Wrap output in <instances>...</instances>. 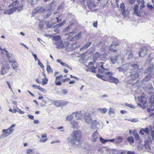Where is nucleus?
Returning <instances> with one entry per match:
<instances>
[{
	"label": "nucleus",
	"instance_id": "nucleus-64",
	"mask_svg": "<svg viewBox=\"0 0 154 154\" xmlns=\"http://www.w3.org/2000/svg\"><path fill=\"white\" fill-rule=\"evenodd\" d=\"M32 151V150L31 149H28L26 150V153L27 154H30Z\"/></svg>",
	"mask_w": 154,
	"mask_h": 154
},
{
	"label": "nucleus",
	"instance_id": "nucleus-44",
	"mask_svg": "<svg viewBox=\"0 0 154 154\" xmlns=\"http://www.w3.org/2000/svg\"><path fill=\"white\" fill-rule=\"evenodd\" d=\"M60 38L61 37L59 35L54 36L53 37V39L57 41H59Z\"/></svg>",
	"mask_w": 154,
	"mask_h": 154
},
{
	"label": "nucleus",
	"instance_id": "nucleus-47",
	"mask_svg": "<svg viewBox=\"0 0 154 154\" xmlns=\"http://www.w3.org/2000/svg\"><path fill=\"white\" fill-rule=\"evenodd\" d=\"M57 62L60 63L62 66H65L66 65V63L62 62L60 59H57Z\"/></svg>",
	"mask_w": 154,
	"mask_h": 154
},
{
	"label": "nucleus",
	"instance_id": "nucleus-16",
	"mask_svg": "<svg viewBox=\"0 0 154 154\" xmlns=\"http://www.w3.org/2000/svg\"><path fill=\"white\" fill-rule=\"evenodd\" d=\"M63 76L62 75L57 76L56 78V80L55 82V85H60L62 84L61 82V79L63 78Z\"/></svg>",
	"mask_w": 154,
	"mask_h": 154
},
{
	"label": "nucleus",
	"instance_id": "nucleus-50",
	"mask_svg": "<svg viewBox=\"0 0 154 154\" xmlns=\"http://www.w3.org/2000/svg\"><path fill=\"white\" fill-rule=\"evenodd\" d=\"M100 140L101 142L103 144L105 143L106 142H107V140L104 139L102 137H100Z\"/></svg>",
	"mask_w": 154,
	"mask_h": 154
},
{
	"label": "nucleus",
	"instance_id": "nucleus-27",
	"mask_svg": "<svg viewBox=\"0 0 154 154\" xmlns=\"http://www.w3.org/2000/svg\"><path fill=\"white\" fill-rule=\"evenodd\" d=\"M123 141V138L119 136L116 139L115 142L117 144H119L122 142Z\"/></svg>",
	"mask_w": 154,
	"mask_h": 154
},
{
	"label": "nucleus",
	"instance_id": "nucleus-63",
	"mask_svg": "<svg viewBox=\"0 0 154 154\" xmlns=\"http://www.w3.org/2000/svg\"><path fill=\"white\" fill-rule=\"evenodd\" d=\"M69 43L68 42H66L63 43L64 45V48H65L69 45Z\"/></svg>",
	"mask_w": 154,
	"mask_h": 154
},
{
	"label": "nucleus",
	"instance_id": "nucleus-2",
	"mask_svg": "<svg viewBox=\"0 0 154 154\" xmlns=\"http://www.w3.org/2000/svg\"><path fill=\"white\" fill-rule=\"evenodd\" d=\"M128 66V68L130 70L129 72L130 73H132L136 70L137 71L135 73L130 75V77L131 78L132 80L137 79L143 74V69H138L139 67V66L137 64L135 63H133L131 65L129 64Z\"/></svg>",
	"mask_w": 154,
	"mask_h": 154
},
{
	"label": "nucleus",
	"instance_id": "nucleus-8",
	"mask_svg": "<svg viewBox=\"0 0 154 154\" xmlns=\"http://www.w3.org/2000/svg\"><path fill=\"white\" fill-rule=\"evenodd\" d=\"M149 99V102L151 103V106H149V107L147 108V110L149 112H150L154 111V93L152 94Z\"/></svg>",
	"mask_w": 154,
	"mask_h": 154
},
{
	"label": "nucleus",
	"instance_id": "nucleus-18",
	"mask_svg": "<svg viewBox=\"0 0 154 154\" xmlns=\"http://www.w3.org/2000/svg\"><path fill=\"white\" fill-rule=\"evenodd\" d=\"M71 127L73 129L77 128L79 127L78 123L75 120H73L71 122Z\"/></svg>",
	"mask_w": 154,
	"mask_h": 154
},
{
	"label": "nucleus",
	"instance_id": "nucleus-7",
	"mask_svg": "<svg viewBox=\"0 0 154 154\" xmlns=\"http://www.w3.org/2000/svg\"><path fill=\"white\" fill-rule=\"evenodd\" d=\"M14 131L13 129H11L9 128L7 129H3L2 130L3 133L1 135L0 137L3 138L7 137L12 134Z\"/></svg>",
	"mask_w": 154,
	"mask_h": 154
},
{
	"label": "nucleus",
	"instance_id": "nucleus-22",
	"mask_svg": "<svg viewBox=\"0 0 154 154\" xmlns=\"http://www.w3.org/2000/svg\"><path fill=\"white\" fill-rule=\"evenodd\" d=\"M13 110L14 113H16L17 112L20 114H23L24 113V112L23 111L21 110L17 107H16L15 109H14V108Z\"/></svg>",
	"mask_w": 154,
	"mask_h": 154
},
{
	"label": "nucleus",
	"instance_id": "nucleus-61",
	"mask_svg": "<svg viewBox=\"0 0 154 154\" xmlns=\"http://www.w3.org/2000/svg\"><path fill=\"white\" fill-rule=\"evenodd\" d=\"M141 7L142 8H144L145 7V6L144 5V0H142L141 1Z\"/></svg>",
	"mask_w": 154,
	"mask_h": 154
},
{
	"label": "nucleus",
	"instance_id": "nucleus-17",
	"mask_svg": "<svg viewBox=\"0 0 154 154\" xmlns=\"http://www.w3.org/2000/svg\"><path fill=\"white\" fill-rule=\"evenodd\" d=\"M137 148L138 150L140 151H146V150L145 149V145L141 144V142L139 141V143L138 145Z\"/></svg>",
	"mask_w": 154,
	"mask_h": 154
},
{
	"label": "nucleus",
	"instance_id": "nucleus-51",
	"mask_svg": "<svg viewBox=\"0 0 154 154\" xmlns=\"http://www.w3.org/2000/svg\"><path fill=\"white\" fill-rule=\"evenodd\" d=\"M125 104L126 106L129 107L131 108H135V106L133 105L132 104H129L127 103H126Z\"/></svg>",
	"mask_w": 154,
	"mask_h": 154
},
{
	"label": "nucleus",
	"instance_id": "nucleus-4",
	"mask_svg": "<svg viewBox=\"0 0 154 154\" xmlns=\"http://www.w3.org/2000/svg\"><path fill=\"white\" fill-rule=\"evenodd\" d=\"M72 114H75V118L77 120H81L83 119L86 113L83 111H79L72 112Z\"/></svg>",
	"mask_w": 154,
	"mask_h": 154
},
{
	"label": "nucleus",
	"instance_id": "nucleus-33",
	"mask_svg": "<svg viewBox=\"0 0 154 154\" xmlns=\"http://www.w3.org/2000/svg\"><path fill=\"white\" fill-rule=\"evenodd\" d=\"M151 75L150 74H147L146 75V78L143 80L142 82H143L149 81L151 77Z\"/></svg>",
	"mask_w": 154,
	"mask_h": 154
},
{
	"label": "nucleus",
	"instance_id": "nucleus-41",
	"mask_svg": "<svg viewBox=\"0 0 154 154\" xmlns=\"http://www.w3.org/2000/svg\"><path fill=\"white\" fill-rule=\"evenodd\" d=\"M15 10H4V13L5 14L10 15L13 13Z\"/></svg>",
	"mask_w": 154,
	"mask_h": 154
},
{
	"label": "nucleus",
	"instance_id": "nucleus-19",
	"mask_svg": "<svg viewBox=\"0 0 154 154\" xmlns=\"http://www.w3.org/2000/svg\"><path fill=\"white\" fill-rule=\"evenodd\" d=\"M134 14L138 17H140L143 14V10H134Z\"/></svg>",
	"mask_w": 154,
	"mask_h": 154
},
{
	"label": "nucleus",
	"instance_id": "nucleus-54",
	"mask_svg": "<svg viewBox=\"0 0 154 154\" xmlns=\"http://www.w3.org/2000/svg\"><path fill=\"white\" fill-rule=\"evenodd\" d=\"M81 33H79L75 35L74 37L75 39H79L81 37Z\"/></svg>",
	"mask_w": 154,
	"mask_h": 154
},
{
	"label": "nucleus",
	"instance_id": "nucleus-34",
	"mask_svg": "<svg viewBox=\"0 0 154 154\" xmlns=\"http://www.w3.org/2000/svg\"><path fill=\"white\" fill-rule=\"evenodd\" d=\"M71 45L70 48L69 49L68 48H67V50L69 51H72L75 49V48L76 47V44L75 43H74L72 44V45Z\"/></svg>",
	"mask_w": 154,
	"mask_h": 154
},
{
	"label": "nucleus",
	"instance_id": "nucleus-1",
	"mask_svg": "<svg viewBox=\"0 0 154 154\" xmlns=\"http://www.w3.org/2000/svg\"><path fill=\"white\" fill-rule=\"evenodd\" d=\"M71 137H68L67 140L73 146H77L80 144L82 133L79 130L74 131L71 134Z\"/></svg>",
	"mask_w": 154,
	"mask_h": 154
},
{
	"label": "nucleus",
	"instance_id": "nucleus-62",
	"mask_svg": "<svg viewBox=\"0 0 154 154\" xmlns=\"http://www.w3.org/2000/svg\"><path fill=\"white\" fill-rule=\"evenodd\" d=\"M18 2L17 1H16L15 2H14L11 5V6L14 7V6L16 5H17Z\"/></svg>",
	"mask_w": 154,
	"mask_h": 154
},
{
	"label": "nucleus",
	"instance_id": "nucleus-53",
	"mask_svg": "<svg viewBox=\"0 0 154 154\" xmlns=\"http://www.w3.org/2000/svg\"><path fill=\"white\" fill-rule=\"evenodd\" d=\"M6 55L7 57L8 58V60L9 61V62L10 63H11V62H12V60L11 59V58L9 55L8 53H6Z\"/></svg>",
	"mask_w": 154,
	"mask_h": 154
},
{
	"label": "nucleus",
	"instance_id": "nucleus-32",
	"mask_svg": "<svg viewBox=\"0 0 154 154\" xmlns=\"http://www.w3.org/2000/svg\"><path fill=\"white\" fill-rule=\"evenodd\" d=\"M97 110L101 113L103 114L106 113L107 111V109L106 108H99L97 109Z\"/></svg>",
	"mask_w": 154,
	"mask_h": 154
},
{
	"label": "nucleus",
	"instance_id": "nucleus-45",
	"mask_svg": "<svg viewBox=\"0 0 154 154\" xmlns=\"http://www.w3.org/2000/svg\"><path fill=\"white\" fill-rule=\"evenodd\" d=\"M100 54L96 52L93 55V58L94 60H96L100 56Z\"/></svg>",
	"mask_w": 154,
	"mask_h": 154
},
{
	"label": "nucleus",
	"instance_id": "nucleus-26",
	"mask_svg": "<svg viewBox=\"0 0 154 154\" xmlns=\"http://www.w3.org/2000/svg\"><path fill=\"white\" fill-rule=\"evenodd\" d=\"M92 123V125L94 126L96 128H100V124L99 122L96 120H94Z\"/></svg>",
	"mask_w": 154,
	"mask_h": 154
},
{
	"label": "nucleus",
	"instance_id": "nucleus-59",
	"mask_svg": "<svg viewBox=\"0 0 154 154\" xmlns=\"http://www.w3.org/2000/svg\"><path fill=\"white\" fill-rule=\"evenodd\" d=\"M125 6L124 3H121L120 5V8L122 10H124L125 9Z\"/></svg>",
	"mask_w": 154,
	"mask_h": 154
},
{
	"label": "nucleus",
	"instance_id": "nucleus-40",
	"mask_svg": "<svg viewBox=\"0 0 154 154\" xmlns=\"http://www.w3.org/2000/svg\"><path fill=\"white\" fill-rule=\"evenodd\" d=\"M116 69H119V71L123 72H125L127 69V68H124L121 67L117 68Z\"/></svg>",
	"mask_w": 154,
	"mask_h": 154
},
{
	"label": "nucleus",
	"instance_id": "nucleus-11",
	"mask_svg": "<svg viewBox=\"0 0 154 154\" xmlns=\"http://www.w3.org/2000/svg\"><path fill=\"white\" fill-rule=\"evenodd\" d=\"M84 117L85 122L90 124L92 123V120L90 113H86Z\"/></svg>",
	"mask_w": 154,
	"mask_h": 154
},
{
	"label": "nucleus",
	"instance_id": "nucleus-48",
	"mask_svg": "<svg viewBox=\"0 0 154 154\" xmlns=\"http://www.w3.org/2000/svg\"><path fill=\"white\" fill-rule=\"evenodd\" d=\"M65 23V20L63 21L60 23L57 24L55 25V27L57 28L63 25Z\"/></svg>",
	"mask_w": 154,
	"mask_h": 154
},
{
	"label": "nucleus",
	"instance_id": "nucleus-36",
	"mask_svg": "<svg viewBox=\"0 0 154 154\" xmlns=\"http://www.w3.org/2000/svg\"><path fill=\"white\" fill-rule=\"evenodd\" d=\"M133 134L136 140H139L140 139V137L138 133L136 132H133Z\"/></svg>",
	"mask_w": 154,
	"mask_h": 154
},
{
	"label": "nucleus",
	"instance_id": "nucleus-25",
	"mask_svg": "<svg viewBox=\"0 0 154 154\" xmlns=\"http://www.w3.org/2000/svg\"><path fill=\"white\" fill-rule=\"evenodd\" d=\"M44 11H47L46 12V13L47 14H45V13H44L43 15V16L44 18L46 19L49 17L51 15V13L50 11H49L50 10Z\"/></svg>",
	"mask_w": 154,
	"mask_h": 154
},
{
	"label": "nucleus",
	"instance_id": "nucleus-15",
	"mask_svg": "<svg viewBox=\"0 0 154 154\" xmlns=\"http://www.w3.org/2000/svg\"><path fill=\"white\" fill-rule=\"evenodd\" d=\"M55 44L56 45V48H57L62 49L64 48L63 43L62 41H56L55 43Z\"/></svg>",
	"mask_w": 154,
	"mask_h": 154
},
{
	"label": "nucleus",
	"instance_id": "nucleus-60",
	"mask_svg": "<svg viewBox=\"0 0 154 154\" xmlns=\"http://www.w3.org/2000/svg\"><path fill=\"white\" fill-rule=\"evenodd\" d=\"M128 2L131 4H133L135 3V0H127Z\"/></svg>",
	"mask_w": 154,
	"mask_h": 154
},
{
	"label": "nucleus",
	"instance_id": "nucleus-20",
	"mask_svg": "<svg viewBox=\"0 0 154 154\" xmlns=\"http://www.w3.org/2000/svg\"><path fill=\"white\" fill-rule=\"evenodd\" d=\"M41 137L42 138L40 139V142L44 143L48 139L46 134H42Z\"/></svg>",
	"mask_w": 154,
	"mask_h": 154
},
{
	"label": "nucleus",
	"instance_id": "nucleus-37",
	"mask_svg": "<svg viewBox=\"0 0 154 154\" xmlns=\"http://www.w3.org/2000/svg\"><path fill=\"white\" fill-rule=\"evenodd\" d=\"M11 63H12L11 66L13 69H15L18 67V65L16 61H12V62H11Z\"/></svg>",
	"mask_w": 154,
	"mask_h": 154
},
{
	"label": "nucleus",
	"instance_id": "nucleus-52",
	"mask_svg": "<svg viewBox=\"0 0 154 154\" xmlns=\"http://www.w3.org/2000/svg\"><path fill=\"white\" fill-rule=\"evenodd\" d=\"M147 7L148 9H152L153 8V6L152 5L150 4V3H148L147 5Z\"/></svg>",
	"mask_w": 154,
	"mask_h": 154
},
{
	"label": "nucleus",
	"instance_id": "nucleus-10",
	"mask_svg": "<svg viewBox=\"0 0 154 154\" xmlns=\"http://www.w3.org/2000/svg\"><path fill=\"white\" fill-rule=\"evenodd\" d=\"M10 66L6 61L3 63V64L2 68L1 74L3 75L7 73V71L9 69Z\"/></svg>",
	"mask_w": 154,
	"mask_h": 154
},
{
	"label": "nucleus",
	"instance_id": "nucleus-12",
	"mask_svg": "<svg viewBox=\"0 0 154 154\" xmlns=\"http://www.w3.org/2000/svg\"><path fill=\"white\" fill-rule=\"evenodd\" d=\"M147 49L146 47H143L140 49L138 54L139 57H143L146 54Z\"/></svg>",
	"mask_w": 154,
	"mask_h": 154
},
{
	"label": "nucleus",
	"instance_id": "nucleus-21",
	"mask_svg": "<svg viewBox=\"0 0 154 154\" xmlns=\"http://www.w3.org/2000/svg\"><path fill=\"white\" fill-rule=\"evenodd\" d=\"M88 69H86L87 71H89V70H91V72L94 73L95 72L96 70H95V68L94 65L92 66H87Z\"/></svg>",
	"mask_w": 154,
	"mask_h": 154
},
{
	"label": "nucleus",
	"instance_id": "nucleus-58",
	"mask_svg": "<svg viewBox=\"0 0 154 154\" xmlns=\"http://www.w3.org/2000/svg\"><path fill=\"white\" fill-rule=\"evenodd\" d=\"M55 105L57 106H60L61 104L60 103V101H57L55 103Z\"/></svg>",
	"mask_w": 154,
	"mask_h": 154
},
{
	"label": "nucleus",
	"instance_id": "nucleus-5",
	"mask_svg": "<svg viewBox=\"0 0 154 154\" xmlns=\"http://www.w3.org/2000/svg\"><path fill=\"white\" fill-rule=\"evenodd\" d=\"M99 72L103 73L105 72V74L107 75H108L109 78L112 75V73L110 71L106 72V71L108 70V69H107L104 68L103 65L101 64L100 65L99 68L98 69Z\"/></svg>",
	"mask_w": 154,
	"mask_h": 154
},
{
	"label": "nucleus",
	"instance_id": "nucleus-23",
	"mask_svg": "<svg viewBox=\"0 0 154 154\" xmlns=\"http://www.w3.org/2000/svg\"><path fill=\"white\" fill-rule=\"evenodd\" d=\"M154 69V66L153 64L149 66L148 67L147 69L144 72V73L149 72H152Z\"/></svg>",
	"mask_w": 154,
	"mask_h": 154
},
{
	"label": "nucleus",
	"instance_id": "nucleus-28",
	"mask_svg": "<svg viewBox=\"0 0 154 154\" xmlns=\"http://www.w3.org/2000/svg\"><path fill=\"white\" fill-rule=\"evenodd\" d=\"M126 54L128 55V60L132 58L133 57L132 53L131 51H127L126 53Z\"/></svg>",
	"mask_w": 154,
	"mask_h": 154
},
{
	"label": "nucleus",
	"instance_id": "nucleus-14",
	"mask_svg": "<svg viewBox=\"0 0 154 154\" xmlns=\"http://www.w3.org/2000/svg\"><path fill=\"white\" fill-rule=\"evenodd\" d=\"M95 1L94 0H91L88 1V2H87V4L89 8H91L98 5V4L97 3L95 4Z\"/></svg>",
	"mask_w": 154,
	"mask_h": 154
},
{
	"label": "nucleus",
	"instance_id": "nucleus-31",
	"mask_svg": "<svg viewBox=\"0 0 154 154\" xmlns=\"http://www.w3.org/2000/svg\"><path fill=\"white\" fill-rule=\"evenodd\" d=\"M127 140L131 145L134 143V138L132 136L128 137L127 138Z\"/></svg>",
	"mask_w": 154,
	"mask_h": 154
},
{
	"label": "nucleus",
	"instance_id": "nucleus-55",
	"mask_svg": "<svg viewBox=\"0 0 154 154\" xmlns=\"http://www.w3.org/2000/svg\"><path fill=\"white\" fill-rule=\"evenodd\" d=\"M128 120L129 121H130L131 122H137L138 121V119L137 118H134V119H131Z\"/></svg>",
	"mask_w": 154,
	"mask_h": 154
},
{
	"label": "nucleus",
	"instance_id": "nucleus-56",
	"mask_svg": "<svg viewBox=\"0 0 154 154\" xmlns=\"http://www.w3.org/2000/svg\"><path fill=\"white\" fill-rule=\"evenodd\" d=\"M96 76H97L98 78H99L101 79H102L103 81H106V80L105 79H103V75H101L100 74H96Z\"/></svg>",
	"mask_w": 154,
	"mask_h": 154
},
{
	"label": "nucleus",
	"instance_id": "nucleus-13",
	"mask_svg": "<svg viewBox=\"0 0 154 154\" xmlns=\"http://www.w3.org/2000/svg\"><path fill=\"white\" fill-rule=\"evenodd\" d=\"M98 134L97 131L93 132L91 136V141L93 142H95L98 140Z\"/></svg>",
	"mask_w": 154,
	"mask_h": 154
},
{
	"label": "nucleus",
	"instance_id": "nucleus-6",
	"mask_svg": "<svg viewBox=\"0 0 154 154\" xmlns=\"http://www.w3.org/2000/svg\"><path fill=\"white\" fill-rule=\"evenodd\" d=\"M120 59L119 60H118V62L119 63H123L124 62V59L123 57L121 56H114L113 57L112 56H111L110 59L111 61H112V63L113 64H114L118 60V59Z\"/></svg>",
	"mask_w": 154,
	"mask_h": 154
},
{
	"label": "nucleus",
	"instance_id": "nucleus-29",
	"mask_svg": "<svg viewBox=\"0 0 154 154\" xmlns=\"http://www.w3.org/2000/svg\"><path fill=\"white\" fill-rule=\"evenodd\" d=\"M143 88L145 91L148 92H150L151 91L153 88L150 85L148 86L145 87Z\"/></svg>",
	"mask_w": 154,
	"mask_h": 154
},
{
	"label": "nucleus",
	"instance_id": "nucleus-3",
	"mask_svg": "<svg viewBox=\"0 0 154 154\" xmlns=\"http://www.w3.org/2000/svg\"><path fill=\"white\" fill-rule=\"evenodd\" d=\"M140 134L144 135V133L146 134V139H152V140H154V127L151 126H150L149 127L145 128H141L139 132Z\"/></svg>",
	"mask_w": 154,
	"mask_h": 154
},
{
	"label": "nucleus",
	"instance_id": "nucleus-42",
	"mask_svg": "<svg viewBox=\"0 0 154 154\" xmlns=\"http://www.w3.org/2000/svg\"><path fill=\"white\" fill-rule=\"evenodd\" d=\"M48 79L46 78H43L42 79V85H45L47 84L48 82Z\"/></svg>",
	"mask_w": 154,
	"mask_h": 154
},
{
	"label": "nucleus",
	"instance_id": "nucleus-35",
	"mask_svg": "<svg viewBox=\"0 0 154 154\" xmlns=\"http://www.w3.org/2000/svg\"><path fill=\"white\" fill-rule=\"evenodd\" d=\"M109 79L112 81V82H113L115 84L118 83L119 82L118 79L117 78L114 77L112 76L109 78Z\"/></svg>",
	"mask_w": 154,
	"mask_h": 154
},
{
	"label": "nucleus",
	"instance_id": "nucleus-43",
	"mask_svg": "<svg viewBox=\"0 0 154 154\" xmlns=\"http://www.w3.org/2000/svg\"><path fill=\"white\" fill-rule=\"evenodd\" d=\"M46 70L48 73H51L53 72L51 68L49 65H47V66Z\"/></svg>",
	"mask_w": 154,
	"mask_h": 154
},
{
	"label": "nucleus",
	"instance_id": "nucleus-39",
	"mask_svg": "<svg viewBox=\"0 0 154 154\" xmlns=\"http://www.w3.org/2000/svg\"><path fill=\"white\" fill-rule=\"evenodd\" d=\"M108 113L109 115H114L115 114V110L114 109L110 108L108 111Z\"/></svg>",
	"mask_w": 154,
	"mask_h": 154
},
{
	"label": "nucleus",
	"instance_id": "nucleus-46",
	"mask_svg": "<svg viewBox=\"0 0 154 154\" xmlns=\"http://www.w3.org/2000/svg\"><path fill=\"white\" fill-rule=\"evenodd\" d=\"M91 42H88L84 46H83L81 48V49H86L87 48L91 45Z\"/></svg>",
	"mask_w": 154,
	"mask_h": 154
},
{
	"label": "nucleus",
	"instance_id": "nucleus-30",
	"mask_svg": "<svg viewBox=\"0 0 154 154\" xmlns=\"http://www.w3.org/2000/svg\"><path fill=\"white\" fill-rule=\"evenodd\" d=\"M116 45L112 44L109 48V50L110 51H112L114 52H116L117 51V50L115 46Z\"/></svg>",
	"mask_w": 154,
	"mask_h": 154
},
{
	"label": "nucleus",
	"instance_id": "nucleus-49",
	"mask_svg": "<svg viewBox=\"0 0 154 154\" xmlns=\"http://www.w3.org/2000/svg\"><path fill=\"white\" fill-rule=\"evenodd\" d=\"M122 13L124 17H126L128 13V10H122Z\"/></svg>",
	"mask_w": 154,
	"mask_h": 154
},
{
	"label": "nucleus",
	"instance_id": "nucleus-38",
	"mask_svg": "<svg viewBox=\"0 0 154 154\" xmlns=\"http://www.w3.org/2000/svg\"><path fill=\"white\" fill-rule=\"evenodd\" d=\"M73 119V116L72 115H69L67 116L66 119L69 122L71 121Z\"/></svg>",
	"mask_w": 154,
	"mask_h": 154
},
{
	"label": "nucleus",
	"instance_id": "nucleus-9",
	"mask_svg": "<svg viewBox=\"0 0 154 154\" xmlns=\"http://www.w3.org/2000/svg\"><path fill=\"white\" fill-rule=\"evenodd\" d=\"M152 140V139H150V138L149 137V139L146 138V139L145 140V148L146 150V151L150 152L151 149L150 148L149 145L151 143Z\"/></svg>",
	"mask_w": 154,
	"mask_h": 154
},
{
	"label": "nucleus",
	"instance_id": "nucleus-24",
	"mask_svg": "<svg viewBox=\"0 0 154 154\" xmlns=\"http://www.w3.org/2000/svg\"><path fill=\"white\" fill-rule=\"evenodd\" d=\"M43 98V97L39 96V103H40V106H45V103H46L45 101L44 100H42V99Z\"/></svg>",
	"mask_w": 154,
	"mask_h": 154
},
{
	"label": "nucleus",
	"instance_id": "nucleus-57",
	"mask_svg": "<svg viewBox=\"0 0 154 154\" xmlns=\"http://www.w3.org/2000/svg\"><path fill=\"white\" fill-rule=\"evenodd\" d=\"M39 90L42 92L44 94H45L46 93L47 91L45 89H44L42 88L39 87Z\"/></svg>",
	"mask_w": 154,
	"mask_h": 154
}]
</instances>
